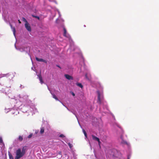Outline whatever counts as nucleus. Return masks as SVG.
I'll return each mask as SVG.
<instances>
[{"label": "nucleus", "instance_id": "1", "mask_svg": "<svg viewBox=\"0 0 159 159\" xmlns=\"http://www.w3.org/2000/svg\"><path fill=\"white\" fill-rule=\"evenodd\" d=\"M16 156L15 157V159H19L22 157L24 154L21 152V149L18 148L16 151Z\"/></svg>", "mask_w": 159, "mask_h": 159}, {"label": "nucleus", "instance_id": "2", "mask_svg": "<svg viewBox=\"0 0 159 159\" xmlns=\"http://www.w3.org/2000/svg\"><path fill=\"white\" fill-rule=\"evenodd\" d=\"M25 28L29 32L31 31V28L30 25L28 23H25Z\"/></svg>", "mask_w": 159, "mask_h": 159}, {"label": "nucleus", "instance_id": "3", "mask_svg": "<svg viewBox=\"0 0 159 159\" xmlns=\"http://www.w3.org/2000/svg\"><path fill=\"white\" fill-rule=\"evenodd\" d=\"M97 93L98 94V100L97 102L99 104H101V99L100 93L99 91H98Z\"/></svg>", "mask_w": 159, "mask_h": 159}, {"label": "nucleus", "instance_id": "4", "mask_svg": "<svg viewBox=\"0 0 159 159\" xmlns=\"http://www.w3.org/2000/svg\"><path fill=\"white\" fill-rule=\"evenodd\" d=\"M92 136L93 139V140H96V141H98L99 144L100 145V144L101 142L100 141L99 139L98 138L95 136L94 135H92Z\"/></svg>", "mask_w": 159, "mask_h": 159}, {"label": "nucleus", "instance_id": "5", "mask_svg": "<svg viewBox=\"0 0 159 159\" xmlns=\"http://www.w3.org/2000/svg\"><path fill=\"white\" fill-rule=\"evenodd\" d=\"M36 60L39 61H42L44 62L45 63H47V61L45 60H44L42 58H39L37 57H36Z\"/></svg>", "mask_w": 159, "mask_h": 159}, {"label": "nucleus", "instance_id": "6", "mask_svg": "<svg viewBox=\"0 0 159 159\" xmlns=\"http://www.w3.org/2000/svg\"><path fill=\"white\" fill-rule=\"evenodd\" d=\"M65 77L68 80H73V78L72 76L67 75V74H65L64 75Z\"/></svg>", "mask_w": 159, "mask_h": 159}, {"label": "nucleus", "instance_id": "7", "mask_svg": "<svg viewBox=\"0 0 159 159\" xmlns=\"http://www.w3.org/2000/svg\"><path fill=\"white\" fill-rule=\"evenodd\" d=\"M38 76L40 81V83L42 84H43V78L42 77L41 74L40 73V74H39Z\"/></svg>", "mask_w": 159, "mask_h": 159}, {"label": "nucleus", "instance_id": "8", "mask_svg": "<svg viewBox=\"0 0 159 159\" xmlns=\"http://www.w3.org/2000/svg\"><path fill=\"white\" fill-rule=\"evenodd\" d=\"M10 25L11 28L13 32V34H14V35H15V33H16V29H15V28L14 27H13L12 26V25L11 24H10Z\"/></svg>", "mask_w": 159, "mask_h": 159}, {"label": "nucleus", "instance_id": "9", "mask_svg": "<svg viewBox=\"0 0 159 159\" xmlns=\"http://www.w3.org/2000/svg\"><path fill=\"white\" fill-rule=\"evenodd\" d=\"M44 127H42L41 128L40 133L41 134H43L44 132Z\"/></svg>", "mask_w": 159, "mask_h": 159}, {"label": "nucleus", "instance_id": "10", "mask_svg": "<svg viewBox=\"0 0 159 159\" xmlns=\"http://www.w3.org/2000/svg\"><path fill=\"white\" fill-rule=\"evenodd\" d=\"M52 96L53 98H54L57 101H58L59 100L56 97V96L54 94L52 93Z\"/></svg>", "mask_w": 159, "mask_h": 159}, {"label": "nucleus", "instance_id": "11", "mask_svg": "<svg viewBox=\"0 0 159 159\" xmlns=\"http://www.w3.org/2000/svg\"><path fill=\"white\" fill-rule=\"evenodd\" d=\"M25 147H23L22 150L21 151V152L24 154L25 155Z\"/></svg>", "mask_w": 159, "mask_h": 159}, {"label": "nucleus", "instance_id": "12", "mask_svg": "<svg viewBox=\"0 0 159 159\" xmlns=\"http://www.w3.org/2000/svg\"><path fill=\"white\" fill-rule=\"evenodd\" d=\"M76 85H77L80 87V88H82L83 87V86L81 83H77Z\"/></svg>", "mask_w": 159, "mask_h": 159}, {"label": "nucleus", "instance_id": "13", "mask_svg": "<svg viewBox=\"0 0 159 159\" xmlns=\"http://www.w3.org/2000/svg\"><path fill=\"white\" fill-rule=\"evenodd\" d=\"M8 155L9 156L10 159H13V157L12 155L9 152Z\"/></svg>", "mask_w": 159, "mask_h": 159}, {"label": "nucleus", "instance_id": "14", "mask_svg": "<svg viewBox=\"0 0 159 159\" xmlns=\"http://www.w3.org/2000/svg\"><path fill=\"white\" fill-rule=\"evenodd\" d=\"M63 30H64V35L65 36H66V29L65 28H63Z\"/></svg>", "mask_w": 159, "mask_h": 159}, {"label": "nucleus", "instance_id": "15", "mask_svg": "<svg viewBox=\"0 0 159 159\" xmlns=\"http://www.w3.org/2000/svg\"><path fill=\"white\" fill-rule=\"evenodd\" d=\"M83 131L84 133V134L85 137H87V134L86 133V132L85 130L84 129H83Z\"/></svg>", "mask_w": 159, "mask_h": 159}, {"label": "nucleus", "instance_id": "16", "mask_svg": "<svg viewBox=\"0 0 159 159\" xmlns=\"http://www.w3.org/2000/svg\"><path fill=\"white\" fill-rule=\"evenodd\" d=\"M18 139L20 141H22L23 140V137L20 135L19 136L18 138Z\"/></svg>", "mask_w": 159, "mask_h": 159}, {"label": "nucleus", "instance_id": "17", "mask_svg": "<svg viewBox=\"0 0 159 159\" xmlns=\"http://www.w3.org/2000/svg\"><path fill=\"white\" fill-rule=\"evenodd\" d=\"M32 16L34 17H35L36 18H37L39 20L40 19V18L38 16H35L34 15H32Z\"/></svg>", "mask_w": 159, "mask_h": 159}, {"label": "nucleus", "instance_id": "18", "mask_svg": "<svg viewBox=\"0 0 159 159\" xmlns=\"http://www.w3.org/2000/svg\"><path fill=\"white\" fill-rule=\"evenodd\" d=\"M22 20L23 21L25 22V23H28V22L27 21V20H26V19L24 17H23L22 18Z\"/></svg>", "mask_w": 159, "mask_h": 159}, {"label": "nucleus", "instance_id": "19", "mask_svg": "<svg viewBox=\"0 0 159 159\" xmlns=\"http://www.w3.org/2000/svg\"><path fill=\"white\" fill-rule=\"evenodd\" d=\"M68 144L69 146V147L70 148V149H71L73 146L71 144H70V143H68Z\"/></svg>", "mask_w": 159, "mask_h": 159}, {"label": "nucleus", "instance_id": "20", "mask_svg": "<svg viewBox=\"0 0 159 159\" xmlns=\"http://www.w3.org/2000/svg\"><path fill=\"white\" fill-rule=\"evenodd\" d=\"M59 137L61 138H63L65 137V136L63 134H61L60 135Z\"/></svg>", "mask_w": 159, "mask_h": 159}, {"label": "nucleus", "instance_id": "21", "mask_svg": "<svg viewBox=\"0 0 159 159\" xmlns=\"http://www.w3.org/2000/svg\"><path fill=\"white\" fill-rule=\"evenodd\" d=\"M32 135H33V134H30V135L28 136V138H31V137H32Z\"/></svg>", "mask_w": 159, "mask_h": 159}, {"label": "nucleus", "instance_id": "22", "mask_svg": "<svg viewBox=\"0 0 159 159\" xmlns=\"http://www.w3.org/2000/svg\"><path fill=\"white\" fill-rule=\"evenodd\" d=\"M3 142V140L2 139V138L1 137H0V143H2Z\"/></svg>", "mask_w": 159, "mask_h": 159}, {"label": "nucleus", "instance_id": "23", "mask_svg": "<svg viewBox=\"0 0 159 159\" xmlns=\"http://www.w3.org/2000/svg\"><path fill=\"white\" fill-rule=\"evenodd\" d=\"M85 78H86V79H88V80H89V78H88V76H87V74H86L85 75Z\"/></svg>", "mask_w": 159, "mask_h": 159}, {"label": "nucleus", "instance_id": "24", "mask_svg": "<svg viewBox=\"0 0 159 159\" xmlns=\"http://www.w3.org/2000/svg\"><path fill=\"white\" fill-rule=\"evenodd\" d=\"M58 154L60 155H61V151L59 152Z\"/></svg>", "mask_w": 159, "mask_h": 159}, {"label": "nucleus", "instance_id": "25", "mask_svg": "<svg viewBox=\"0 0 159 159\" xmlns=\"http://www.w3.org/2000/svg\"><path fill=\"white\" fill-rule=\"evenodd\" d=\"M72 94L73 95V96H75V93H73V92H72Z\"/></svg>", "mask_w": 159, "mask_h": 159}, {"label": "nucleus", "instance_id": "26", "mask_svg": "<svg viewBox=\"0 0 159 159\" xmlns=\"http://www.w3.org/2000/svg\"><path fill=\"white\" fill-rule=\"evenodd\" d=\"M18 22H19V23H20V24L21 23V22L20 21V20H18Z\"/></svg>", "mask_w": 159, "mask_h": 159}, {"label": "nucleus", "instance_id": "27", "mask_svg": "<svg viewBox=\"0 0 159 159\" xmlns=\"http://www.w3.org/2000/svg\"><path fill=\"white\" fill-rule=\"evenodd\" d=\"M57 67H59L60 68V66H59L57 65Z\"/></svg>", "mask_w": 159, "mask_h": 159}, {"label": "nucleus", "instance_id": "28", "mask_svg": "<svg viewBox=\"0 0 159 159\" xmlns=\"http://www.w3.org/2000/svg\"><path fill=\"white\" fill-rule=\"evenodd\" d=\"M128 159H129V157H128Z\"/></svg>", "mask_w": 159, "mask_h": 159}]
</instances>
